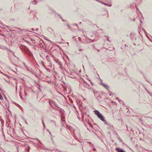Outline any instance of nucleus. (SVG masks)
<instances>
[{
    "label": "nucleus",
    "instance_id": "nucleus-1",
    "mask_svg": "<svg viewBox=\"0 0 152 152\" xmlns=\"http://www.w3.org/2000/svg\"><path fill=\"white\" fill-rule=\"evenodd\" d=\"M95 112V114L101 120L104 122H106V121L104 118L103 116L97 110H95L94 111Z\"/></svg>",
    "mask_w": 152,
    "mask_h": 152
},
{
    "label": "nucleus",
    "instance_id": "nucleus-2",
    "mask_svg": "<svg viewBox=\"0 0 152 152\" xmlns=\"http://www.w3.org/2000/svg\"><path fill=\"white\" fill-rule=\"evenodd\" d=\"M115 150L117 151L118 152H126L124 150L118 148H116Z\"/></svg>",
    "mask_w": 152,
    "mask_h": 152
},
{
    "label": "nucleus",
    "instance_id": "nucleus-3",
    "mask_svg": "<svg viewBox=\"0 0 152 152\" xmlns=\"http://www.w3.org/2000/svg\"><path fill=\"white\" fill-rule=\"evenodd\" d=\"M48 30L50 33H53V29L49 27L47 28Z\"/></svg>",
    "mask_w": 152,
    "mask_h": 152
},
{
    "label": "nucleus",
    "instance_id": "nucleus-4",
    "mask_svg": "<svg viewBox=\"0 0 152 152\" xmlns=\"http://www.w3.org/2000/svg\"><path fill=\"white\" fill-rule=\"evenodd\" d=\"M104 86L107 89V88L108 87V86L107 85H106L104 84Z\"/></svg>",
    "mask_w": 152,
    "mask_h": 152
},
{
    "label": "nucleus",
    "instance_id": "nucleus-5",
    "mask_svg": "<svg viewBox=\"0 0 152 152\" xmlns=\"http://www.w3.org/2000/svg\"><path fill=\"white\" fill-rule=\"evenodd\" d=\"M36 3V1H34L32 2V4H35Z\"/></svg>",
    "mask_w": 152,
    "mask_h": 152
},
{
    "label": "nucleus",
    "instance_id": "nucleus-6",
    "mask_svg": "<svg viewBox=\"0 0 152 152\" xmlns=\"http://www.w3.org/2000/svg\"><path fill=\"white\" fill-rule=\"evenodd\" d=\"M58 15L60 17L61 19L63 21H64V20H63V19H62V18H61V15L58 14Z\"/></svg>",
    "mask_w": 152,
    "mask_h": 152
},
{
    "label": "nucleus",
    "instance_id": "nucleus-7",
    "mask_svg": "<svg viewBox=\"0 0 152 152\" xmlns=\"http://www.w3.org/2000/svg\"><path fill=\"white\" fill-rule=\"evenodd\" d=\"M102 4H104L105 5H107L106 4H105V3H103V2H102Z\"/></svg>",
    "mask_w": 152,
    "mask_h": 152
},
{
    "label": "nucleus",
    "instance_id": "nucleus-8",
    "mask_svg": "<svg viewBox=\"0 0 152 152\" xmlns=\"http://www.w3.org/2000/svg\"><path fill=\"white\" fill-rule=\"evenodd\" d=\"M42 123H43V125H44V126H45V124H44V123L43 121H42Z\"/></svg>",
    "mask_w": 152,
    "mask_h": 152
},
{
    "label": "nucleus",
    "instance_id": "nucleus-9",
    "mask_svg": "<svg viewBox=\"0 0 152 152\" xmlns=\"http://www.w3.org/2000/svg\"><path fill=\"white\" fill-rule=\"evenodd\" d=\"M5 26L7 28H8V26Z\"/></svg>",
    "mask_w": 152,
    "mask_h": 152
},
{
    "label": "nucleus",
    "instance_id": "nucleus-10",
    "mask_svg": "<svg viewBox=\"0 0 152 152\" xmlns=\"http://www.w3.org/2000/svg\"><path fill=\"white\" fill-rule=\"evenodd\" d=\"M74 25H75L76 26H77V24H74Z\"/></svg>",
    "mask_w": 152,
    "mask_h": 152
},
{
    "label": "nucleus",
    "instance_id": "nucleus-11",
    "mask_svg": "<svg viewBox=\"0 0 152 152\" xmlns=\"http://www.w3.org/2000/svg\"><path fill=\"white\" fill-rule=\"evenodd\" d=\"M67 26H68V27L69 28H70L69 26L68 25H67Z\"/></svg>",
    "mask_w": 152,
    "mask_h": 152
},
{
    "label": "nucleus",
    "instance_id": "nucleus-12",
    "mask_svg": "<svg viewBox=\"0 0 152 152\" xmlns=\"http://www.w3.org/2000/svg\"><path fill=\"white\" fill-rule=\"evenodd\" d=\"M31 30H33V31H34V28H32V29H31Z\"/></svg>",
    "mask_w": 152,
    "mask_h": 152
},
{
    "label": "nucleus",
    "instance_id": "nucleus-13",
    "mask_svg": "<svg viewBox=\"0 0 152 152\" xmlns=\"http://www.w3.org/2000/svg\"><path fill=\"white\" fill-rule=\"evenodd\" d=\"M105 37H108V36H105Z\"/></svg>",
    "mask_w": 152,
    "mask_h": 152
},
{
    "label": "nucleus",
    "instance_id": "nucleus-14",
    "mask_svg": "<svg viewBox=\"0 0 152 152\" xmlns=\"http://www.w3.org/2000/svg\"><path fill=\"white\" fill-rule=\"evenodd\" d=\"M96 36H97V34H95V37H96Z\"/></svg>",
    "mask_w": 152,
    "mask_h": 152
},
{
    "label": "nucleus",
    "instance_id": "nucleus-15",
    "mask_svg": "<svg viewBox=\"0 0 152 152\" xmlns=\"http://www.w3.org/2000/svg\"><path fill=\"white\" fill-rule=\"evenodd\" d=\"M94 151H95L96 150L95 149V148H94Z\"/></svg>",
    "mask_w": 152,
    "mask_h": 152
},
{
    "label": "nucleus",
    "instance_id": "nucleus-16",
    "mask_svg": "<svg viewBox=\"0 0 152 152\" xmlns=\"http://www.w3.org/2000/svg\"><path fill=\"white\" fill-rule=\"evenodd\" d=\"M38 30V29L37 28H36V30Z\"/></svg>",
    "mask_w": 152,
    "mask_h": 152
},
{
    "label": "nucleus",
    "instance_id": "nucleus-17",
    "mask_svg": "<svg viewBox=\"0 0 152 152\" xmlns=\"http://www.w3.org/2000/svg\"><path fill=\"white\" fill-rule=\"evenodd\" d=\"M108 6H111V5L110 4V5H108Z\"/></svg>",
    "mask_w": 152,
    "mask_h": 152
},
{
    "label": "nucleus",
    "instance_id": "nucleus-18",
    "mask_svg": "<svg viewBox=\"0 0 152 152\" xmlns=\"http://www.w3.org/2000/svg\"><path fill=\"white\" fill-rule=\"evenodd\" d=\"M81 22H80L79 23V24H81Z\"/></svg>",
    "mask_w": 152,
    "mask_h": 152
},
{
    "label": "nucleus",
    "instance_id": "nucleus-19",
    "mask_svg": "<svg viewBox=\"0 0 152 152\" xmlns=\"http://www.w3.org/2000/svg\"><path fill=\"white\" fill-rule=\"evenodd\" d=\"M91 37H93V36H91ZM93 37H94V36H93Z\"/></svg>",
    "mask_w": 152,
    "mask_h": 152
},
{
    "label": "nucleus",
    "instance_id": "nucleus-20",
    "mask_svg": "<svg viewBox=\"0 0 152 152\" xmlns=\"http://www.w3.org/2000/svg\"><path fill=\"white\" fill-rule=\"evenodd\" d=\"M25 122H26V123L27 124V123L26 122V121H25Z\"/></svg>",
    "mask_w": 152,
    "mask_h": 152
},
{
    "label": "nucleus",
    "instance_id": "nucleus-21",
    "mask_svg": "<svg viewBox=\"0 0 152 152\" xmlns=\"http://www.w3.org/2000/svg\"><path fill=\"white\" fill-rule=\"evenodd\" d=\"M31 39V40H32V41L33 40L32 39Z\"/></svg>",
    "mask_w": 152,
    "mask_h": 152
},
{
    "label": "nucleus",
    "instance_id": "nucleus-22",
    "mask_svg": "<svg viewBox=\"0 0 152 152\" xmlns=\"http://www.w3.org/2000/svg\"><path fill=\"white\" fill-rule=\"evenodd\" d=\"M80 38V37H78V38Z\"/></svg>",
    "mask_w": 152,
    "mask_h": 152
}]
</instances>
